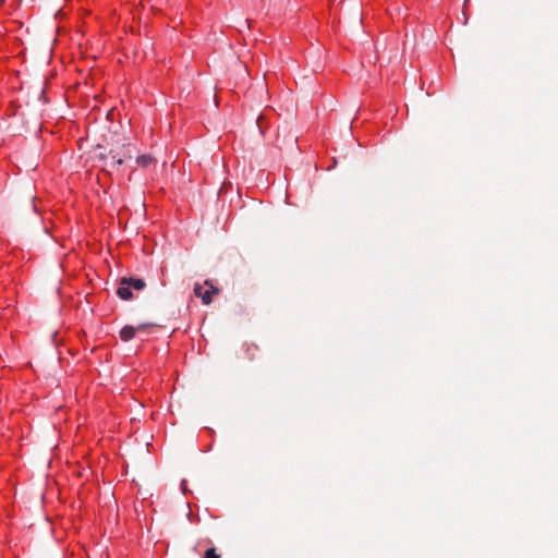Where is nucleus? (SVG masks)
Instances as JSON below:
<instances>
[{"label": "nucleus", "mask_w": 558, "mask_h": 558, "mask_svg": "<svg viewBox=\"0 0 558 558\" xmlns=\"http://www.w3.org/2000/svg\"><path fill=\"white\" fill-rule=\"evenodd\" d=\"M219 293V289L216 288L209 281H204L203 283H195L194 286V294L199 298L203 304L208 305L213 302L214 296Z\"/></svg>", "instance_id": "f257e3e1"}, {"label": "nucleus", "mask_w": 558, "mask_h": 558, "mask_svg": "<svg viewBox=\"0 0 558 558\" xmlns=\"http://www.w3.org/2000/svg\"><path fill=\"white\" fill-rule=\"evenodd\" d=\"M154 328L151 324H140L137 326H124L120 330V338L123 341H130L136 337L138 333H149Z\"/></svg>", "instance_id": "f03ea898"}, {"label": "nucleus", "mask_w": 558, "mask_h": 558, "mask_svg": "<svg viewBox=\"0 0 558 558\" xmlns=\"http://www.w3.org/2000/svg\"><path fill=\"white\" fill-rule=\"evenodd\" d=\"M131 286L126 281V278H123L121 279L120 281V284L118 287V290H117V294L119 295V298H121L122 300H130L132 299L133 294H132V291H131Z\"/></svg>", "instance_id": "7ed1b4c3"}, {"label": "nucleus", "mask_w": 558, "mask_h": 558, "mask_svg": "<svg viewBox=\"0 0 558 558\" xmlns=\"http://www.w3.org/2000/svg\"><path fill=\"white\" fill-rule=\"evenodd\" d=\"M126 281L131 286V288L136 291H141L145 288V282L142 279L126 278Z\"/></svg>", "instance_id": "20e7f679"}, {"label": "nucleus", "mask_w": 558, "mask_h": 558, "mask_svg": "<svg viewBox=\"0 0 558 558\" xmlns=\"http://www.w3.org/2000/svg\"><path fill=\"white\" fill-rule=\"evenodd\" d=\"M136 162L141 167H148L154 162V158L150 155L138 156Z\"/></svg>", "instance_id": "39448f33"}, {"label": "nucleus", "mask_w": 558, "mask_h": 558, "mask_svg": "<svg viewBox=\"0 0 558 558\" xmlns=\"http://www.w3.org/2000/svg\"><path fill=\"white\" fill-rule=\"evenodd\" d=\"M257 351V347L255 344H246L245 347V355L248 360H253L255 356V352Z\"/></svg>", "instance_id": "423d86ee"}, {"label": "nucleus", "mask_w": 558, "mask_h": 558, "mask_svg": "<svg viewBox=\"0 0 558 558\" xmlns=\"http://www.w3.org/2000/svg\"><path fill=\"white\" fill-rule=\"evenodd\" d=\"M203 558H220V555L216 551L215 548H209L205 551Z\"/></svg>", "instance_id": "0eeeda50"}, {"label": "nucleus", "mask_w": 558, "mask_h": 558, "mask_svg": "<svg viewBox=\"0 0 558 558\" xmlns=\"http://www.w3.org/2000/svg\"><path fill=\"white\" fill-rule=\"evenodd\" d=\"M117 163H118V165H121V163H122V159H118V160H117Z\"/></svg>", "instance_id": "6e6552de"}, {"label": "nucleus", "mask_w": 558, "mask_h": 558, "mask_svg": "<svg viewBox=\"0 0 558 558\" xmlns=\"http://www.w3.org/2000/svg\"><path fill=\"white\" fill-rule=\"evenodd\" d=\"M4 2V0H0V3Z\"/></svg>", "instance_id": "1a4fd4ad"}]
</instances>
